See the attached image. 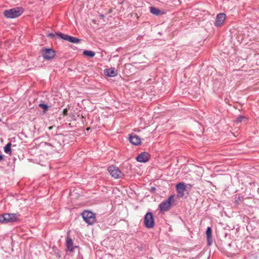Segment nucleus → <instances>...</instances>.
<instances>
[{
	"instance_id": "17",
	"label": "nucleus",
	"mask_w": 259,
	"mask_h": 259,
	"mask_svg": "<svg viewBox=\"0 0 259 259\" xmlns=\"http://www.w3.org/2000/svg\"><path fill=\"white\" fill-rule=\"evenodd\" d=\"M83 54L85 56H88L90 58H93L95 55V53L92 51L85 50L83 51Z\"/></svg>"
},
{
	"instance_id": "7",
	"label": "nucleus",
	"mask_w": 259,
	"mask_h": 259,
	"mask_svg": "<svg viewBox=\"0 0 259 259\" xmlns=\"http://www.w3.org/2000/svg\"><path fill=\"white\" fill-rule=\"evenodd\" d=\"M56 34L58 36H59L60 38H61L62 39H63L65 40L68 41L72 43L77 44V43H79L80 41V39H78L76 37H73V36L67 35V34H65L62 33L61 32L56 33Z\"/></svg>"
},
{
	"instance_id": "16",
	"label": "nucleus",
	"mask_w": 259,
	"mask_h": 259,
	"mask_svg": "<svg viewBox=\"0 0 259 259\" xmlns=\"http://www.w3.org/2000/svg\"><path fill=\"white\" fill-rule=\"evenodd\" d=\"M150 12L155 15L158 16L160 14V10L155 7H150Z\"/></svg>"
},
{
	"instance_id": "10",
	"label": "nucleus",
	"mask_w": 259,
	"mask_h": 259,
	"mask_svg": "<svg viewBox=\"0 0 259 259\" xmlns=\"http://www.w3.org/2000/svg\"><path fill=\"white\" fill-rule=\"evenodd\" d=\"M226 15L224 13H219L216 17L214 25L217 27L221 26L226 19Z\"/></svg>"
},
{
	"instance_id": "5",
	"label": "nucleus",
	"mask_w": 259,
	"mask_h": 259,
	"mask_svg": "<svg viewBox=\"0 0 259 259\" xmlns=\"http://www.w3.org/2000/svg\"><path fill=\"white\" fill-rule=\"evenodd\" d=\"M41 52L42 56L46 60L53 59L56 55L55 51L52 49L43 48Z\"/></svg>"
},
{
	"instance_id": "21",
	"label": "nucleus",
	"mask_w": 259,
	"mask_h": 259,
	"mask_svg": "<svg viewBox=\"0 0 259 259\" xmlns=\"http://www.w3.org/2000/svg\"><path fill=\"white\" fill-rule=\"evenodd\" d=\"M235 202L236 204H240V202L242 201V200L243 199L242 196H238V197H236Z\"/></svg>"
},
{
	"instance_id": "4",
	"label": "nucleus",
	"mask_w": 259,
	"mask_h": 259,
	"mask_svg": "<svg viewBox=\"0 0 259 259\" xmlns=\"http://www.w3.org/2000/svg\"><path fill=\"white\" fill-rule=\"evenodd\" d=\"M82 216L84 221L90 225H93L96 221L95 214L91 211L84 210Z\"/></svg>"
},
{
	"instance_id": "19",
	"label": "nucleus",
	"mask_w": 259,
	"mask_h": 259,
	"mask_svg": "<svg viewBox=\"0 0 259 259\" xmlns=\"http://www.w3.org/2000/svg\"><path fill=\"white\" fill-rule=\"evenodd\" d=\"M39 107L42 108L44 111H46L48 110L49 107L47 104L44 103H40L39 104Z\"/></svg>"
},
{
	"instance_id": "14",
	"label": "nucleus",
	"mask_w": 259,
	"mask_h": 259,
	"mask_svg": "<svg viewBox=\"0 0 259 259\" xmlns=\"http://www.w3.org/2000/svg\"><path fill=\"white\" fill-rule=\"evenodd\" d=\"M207 245L210 246L212 243V231L210 227H207L206 231Z\"/></svg>"
},
{
	"instance_id": "18",
	"label": "nucleus",
	"mask_w": 259,
	"mask_h": 259,
	"mask_svg": "<svg viewBox=\"0 0 259 259\" xmlns=\"http://www.w3.org/2000/svg\"><path fill=\"white\" fill-rule=\"evenodd\" d=\"M11 143H8L5 147H4V151L5 153L7 154H9L11 153Z\"/></svg>"
},
{
	"instance_id": "2",
	"label": "nucleus",
	"mask_w": 259,
	"mask_h": 259,
	"mask_svg": "<svg viewBox=\"0 0 259 259\" xmlns=\"http://www.w3.org/2000/svg\"><path fill=\"white\" fill-rule=\"evenodd\" d=\"M174 202V196H170L166 200L162 201L159 205V208L160 212L168 211L171 207L172 203Z\"/></svg>"
},
{
	"instance_id": "23",
	"label": "nucleus",
	"mask_w": 259,
	"mask_h": 259,
	"mask_svg": "<svg viewBox=\"0 0 259 259\" xmlns=\"http://www.w3.org/2000/svg\"><path fill=\"white\" fill-rule=\"evenodd\" d=\"M48 36L53 38L55 36V35L54 33H51L48 34Z\"/></svg>"
},
{
	"instance_id": "25",
	"label": "nucleus",
	"mask_w": 259,
	"mask_h": 259,
	"mask_svg": "<svg viewBox=\"0 0 259 259\" xmlns=\"http://www.w3.org/2000/svg\"><path fill=\"white\" fill-rule=\"evenodd\" d=\"M4 156L3 155H2L1 154H0V161H3L4 160Z\"/></svg>"
},
{
	"instance_id": "8",
	"label": "nucleus",
	"mask_w": 259,
	"mask_h": 259,
	"mask_svg": "<svg viewBox=\"0 0 259 259\" xmlns=\"http://www.w3.org/2000/svg\"><path fill=\"white\" fill-rule=\"evenodd\" d=\"M5 217L6 218V222H15L19 220L20 214L18 213H6Z\"/></svg>"
},
{
	"instance_id": "22",
	"label": "nucleus",
	"mask_w": 259,
	"mask_h": 259,
	"mask_svg": "<svg viewBox=\"0 0 259 259\" xmlns=\"http://www.w3.org/2000/svg\"><path fill=\"white\" fill-rule=\"evenodd\" d=\"M243 119H245L244 116H240L236 119V122L237 123H240L242 121Z\"/></svg>"
},
{
	"instance_id": "12",
	"label": "nucleus",
	"mask_w": 259,
	"mask_h": 259,
	"mask_svg": "<svg viewBox=\"0 0 259 259\" xmlns=\"http://www.w3.org/2000/svg\"><path fill=\"white\" fill-rule=\"evenodd\" d=\"M177 193L179 196L182 197L184 195V191L186 190V186L184 183H180L176 185Z\"/></svg>"
},
{
	"instance_id": "9",
	"label": "nucleus",
	"mask_w": 259,
	"mask_h": 259,
	"mask_svg": "<svg viewBox=\"0 0 259 259\" xmlns=\"http://www.w3.org/2000/svg\"><path fill=\"white\" fill-rule=\"evenodd\" d=\"M150 158L148 153L144 152L140 153L136 158L137 160L140 162H146Z\"/></svg>"
},
{
	"instance_id": "6",
	"label": "nucleus",
	"mask_w": 259,
	"mask_h": 259,
	"mask_svg": "<svg viewBox=\"0 0 259 259\" xmlns=\"http://www.w3.org/2000/svg\"><path fill=\"white\" fill-rule=\"evenodd\" d=\"M108 170L111 176L115 179L121 178L124 176V174L117 166H110L108 168Z\"/></svg>"
},
{
	"instance_id": "13",
	"label": "nucleus",
	"mask_w": 259,
	"mask_h": 259,
	"mask_svg": "<svg viewBox=\"0 0 259 259\" xmlns=\"http://www.w3.org/2000/svg\"><path fill=\"white\" fill-rule=\"evenodd\" d=\"M104 73L106 76L109 77H115L117 75V71L115 68H110L109 69H106L104 70Z\"/></svg>"
},
{
	"instance_id": "1",
	"label": "nucleus",
	"mask_w": 259,
	"mask_h": 259,
	"mask_svg": "<svg viewBox=\"0 0 259 259\" xmlns=\"http://www.w3.org/2000/svg\"><path fill=\"white\" fill-rule=\"evenodd\" d=\"M23 9L21 7H16L4 12V15L7 18L14 19L18 17L23 13Z\"/></svg>"
},
{
	"instance_id": "20",
	"label": "nucleus",
	"mask_w": 259,
	"mask_h": 259,
	"mask_svg": "<svg viewBox=\"0 0 259 259\" xmlns=\"http://www.w3.org/2000/svg\"><path fill=\"white\" fill-rule=\"evenodd\" d=\"M0 223H7L5 213L0 215Z\"/></svg>"
},
{
	"instance_id": "11",
	"label": "nucleus",
	"mask_w": 259,
	"mask_h": 259,
	"mask_svg": "<svg viewBox=\"0 0 259 259\" xmlns=\"http://www.w3.org/2000/svg\"><path fill=\"white\" fill-rule=\"evenodd\" d=\"M129 141L132 144L134 145H139L141 143V139L140 137L138 136L133 134L130 135Z\"/></svg>"
},
{
	"instance_id": "3",
	"label": "nucleus",
	"mask_w": 259,
	"mask_h": 259,
	"mask_svg": "<svg viewBox=\"0 0 259 259\" xmlns=\"http://www.w3.org/2000/svg\"><path fill=\"white\" fill-rule=\"evenodd\" d=\"M144 224L146 228H153L155 226L154 220L151 212H148L145 215Z\"/></svg>"
},
{
	"instance_id": "24",
	"label": "nucleus",
	"mask_w": 259,
	"mask_h": 259,
	"mask_svg": "<svg viewBox=\"0 0 259 259\" xmlns=\"http://www.w3.org/2000/svg\"><path fill=\"white\" fill-rule=\"evenodd\" d=\"M63 113L64 115H67V110L66 109H64Z\"/></svg>"
},
{
	"instance_id": "15",
	"label": "nucleus",
	"mask_w": 259,
	"mask_h": 259,
	"mask_svg": "<svg viewBox=\"0 0 259 259\" xmlns=\"http://www.w3.org/2000/svg\"><path fill=\"white\" fill-rule=\"evenodd\" d=\"M66 247L67 249L72 251L74 250V248L73 247V241L71 238L69 237H67L66 240Z\"/></svg>"
},
{
	"instance_id": "26",
	"label": "nucleus",
	"mask_w": 259,
	"mask_h": 259,
	"mask_svg": "<svg viewBox=\"0 0 259 259\" xmlns=\"http://www.w3.org/2000/svg\"><path fill=\"white\" fill-rule=\"evenodd\" d=\"M101 17H104V15H101Z\"/></svg>"
}]
</instances>
